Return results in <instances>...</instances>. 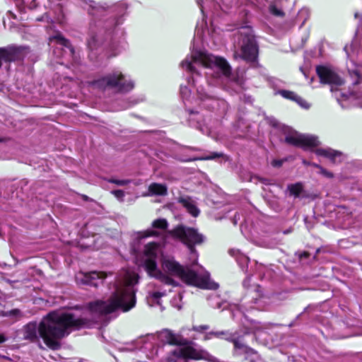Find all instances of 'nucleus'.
Returning <instances> with one entry per match:
<instances>
[{"mask_svg": "<svg viewBox=\"0 0 362 362\" xmlns=\"http://www.w3.org/2000/svg\"><path fill=\"white\" fill-rule=\"evenodd\" d=\"M209 305L214 308L224 309L227 305L226 302L222 301L220 296L216 294H212L208 298Z\"/></svg>", "mask_w": 362, "mask_h": 362, "instance_id": "a878e982", "label": "nucleus"}, {"mask_svg": "<svg viewBox=\"0 0 362 362\" xmlns=\"http://www.w3.org/2000/svg\"><path fill=\"white\" fill-rule=\"evenodd\" d=\"M37 21L47 23L46 29L48 31L54 30V34L50 35L49 37V45L52 47H55L53 51L54 54L57 57L66 58L69 60L71 59L73 64H78L80 63L78 52H76L70 42L64 38L61 33L54 30V23L49 15L45 13L40 18H38Z\"/></svg>", "mask_w": 362, "mask_h": 362, "instance_id": "39448f33", "label": "nucleus"}, {"mask_svg": "<svg viewBox=\"0 0 362 362\" xmlns=\"http://www.w3.org/2000/svg\"><path fill=\"white\" fill-rule=\"evenodd\" d=\"M304 16H305L306 17L304 18L302 24H303L305 23V21H306V19L308 18V16H309V11L307 8L301 9L298 13V18H300L301 17H303Z\"/></svg>", "mask_w": 362, "mask_h": 362, "instance_id": "e433bc0d", "label": "nucleus"}, {"mask_svg": "<svg viewBox=\"0 0 362 362\" xmlns=\"http://www.w3.org/2000/svg\"><path fill=\"white\" fill-rule=\"evenodd\" d=\"M161 251L160 244L156 242H150L144 245V255L146 259L144 262V267L150 276L158 279L160 282L173 286H176L178 284L170 277L163 274L158 268L156 258Z\"/></svg>", "mask_w": 362, "mask_h": 362, "instance_id": "0eeeda50", "label": "nucleus"}, {"mask_svg": "<svg viewBox=\"0 0 362 362\" xmlns=\"http://www.w3.org/2000/svg\"><path fill=\"white\" fill-rule=\"evenodd\" d=\"M188 112L189 124L191 127L199 129L203 134L211 136L212 130L211 129V127L208 126V124L205 122V119L203 118V115L197 111H194L191 110H188Z\"/></svg>", "mask_w": 362, "mask_h": 362, "instance_id": "dca6fc26", "label": "nucleus"}, {"mask_svg": "<svg viewBox=\"0 0 362 362\" xmlns=\"http://www.w3.org/2000/svg\"><path fill=\"white\" fill-rule=\"evenodd\" d=\"M279 93L282 97L295 101L300 107L305 109H308L310 107V105L303 98L298 95L294 92L281 90Z\"/></svg>", "mask_w": 362, "mask_h": 362, "instance_id": "412c9836", "label": "nucleus"}, {"mask_svg": "<svg viewBox=\"0 0 362 362\" xmlns=\"http://www.w3.org/2000/svg\"><path fill=\"white\" fill-rule=\"evenodd\" d=\"M90 84L98 89L115 90L120 93L129 92L134 86V82L118 69L105 74L100 78L90 82Z\"/></svg>", "mask_w": 362, "mask_h": 362, "instance_id": "423d86ee", "label": "nucleus"}, {"mask_svg": "<svg viewBox=\"0 0 362 362\" xmlns=\"http://www.w3.org/2000/svg\"><path fill=\"white\" fill-rule=\"evenodd\" d=\"M316 71L320 81L333 86H341L344 83L343 79L331 68L325 66H318Z\"/></svg>", "mask_w": 362, "mask_h": 362, "instance_id": "2eb2a0df", "label": "nucleus"}, {"mask_svg": "<svg viewBox=\"0 0 362 362\" xmlns=\"http://www.w3.org/2000/svg\"><path fill=\"white\" fill-rule=\"evenodd\" d=\"M107 276V274L103 272H81L76 275V281L79 285H87L97 287Z\"/></svg>", "mask_w": 362, "mask_h": 362, "instance_id": "4468645a", "label": "nucleus"}, {"mask_svg": "<svg viewBox=\"0 0 362 362\" xmlns=\"http://www.w3.org/2000/svg\"><path fill=\"white\" fill-rule=\"evenodd\" d=\"M139 102V100H134L133 101H130L127 105H126L124 108L126 109V108H129L131 106L138 103Z\"/></svg>", "mask_w": 362, "mask_h": 362, "instance_id": "37998d69", "label": "nucleus"}, {"mask_svg": "<svg viewBox=\"0 0 362 362\" xmlns=\"http://www.w3.org/2000/svg\"><path fill=\"white\" fill-rule=\"evenodd\" d=\"M110 182L119 186H124L128 184L129 182V180L112 179L110 180Z\"/></svg>", "mask_w": 362, "mask_h": 362, "instance_id": "4c0bfd02", "label": "nucleus"}, {"mask_svg": "<svg viewBox=\"0 0 362 362\" xmlns=\"http://www.w3.org/2000/svg\"><path fill=\"white\" fill-rule=\"evenodd\" d=\"M233 332L229 331H217L214 332V337L218 339H223L228 341L232 339Z\"/></svg>", "mask_w": 362, "mask_h": 362, "instance_id": "c756f323", "label": "nucleus"}, {"mask_svg": "<svg viewBox=\"0 0 362 362\" xmlns=\"http://www.w3.org/2000/svg\"><path fill=\"white\" fill-rule=\"evenodd\" d=\"M229 253L232 256L235 257L241 269L246 272L247 269H245V267H247L248 262H250L249 257L243 254L239 250L231 249L230 250Z\"/></svg>", "mask_w": 362, "mask_h": 362, "instance_id": "5701e85b", "label": "nucleus"}, {"mask_svg": "<svg viewBox=\"0 0 362 362\" xmlns=\"http://www.w3.org/2000/svg\"><path fill=\"white\" fill-rule=\"evenodd\" d=\"M180 66L192 75L187 80L188 85L196 86L203 70L206 71L204 74L208 86H221L229 89L228 83L233 81L230 66L224 58L198 50L194 47L190 55L181 62Z\"/></svg>", "mask_w": 362, "mask_h": 362, "instance_id": "7ed1b4c3", "label": "nucleus"}, {"mask_svg": "<svg viewBox=\"0 0 362 362\" xmlns=\"http://www.w3.org/2000/svg\"><path fill=\"white\" fill-rule=\"evenodd\" d=\"M284 234H286V233H288V231H287V230H286V231H284Z\"/></svg>", "mask_w": 362, "mask_h": 362, "instance_id": "603ef678", "label": "nucleus"}, {"mask_svg": "<svg viewBox=\"0 0 362 362\" xmlns=\"http://www.w3.org/2000/svg\"><path fill=\"white\" fill-rule=\"evenodd\" d=\"M308 256H309V253H308V252H303L300 253V255H299V258H300V259H303V258H306V257H308Z\"/></svg>", "mask_w": 362, "mask_h": 362, "instance_id": "49530a36", "label": "nucleus"}, {"mask_svg": "<svg viewBox=\"0 0 362 362\" xmlns=\"http://www.w3.org/2000/svg\"><path fill=\"white\" fill-rule=\"evenodd\" d=\"M354 16L356 18H358V16H359V13L358 12H356L355 14H354Z\"/></svg>", "mask_w": 362, "mask_h": 362, "instance_id": "8fccbe9b", "label": "nucleus"}, {"mask_svg": "<svg viewBox=\"0 0 362 362\" xmlns=\"http://www.w3.org/2000/svg\"><path fill=\"white\" fill-rule=\"evenodd\" d=\"M197 93L200 105L204 108L214 112L218 117H222L226 114L228 105L225 100L216 96L202 86L197 87Z\"/></svg>", "mask_w": 362, "mask_h": 362, "instance_id": "9d476101", "label": "nucleus"}, {"mask_svg": "<svg viewBox=\"0 0 362 362\" xmlns=\"http://www.w3.org/2000/svg\"><path fill=\"white\" fill-rule=\"evenodd\" d=\"M288 189L291 195H293L295 197H298L303 190V186L302 183L297 182L289 185L288 186Z\"/></svg>", "mask_w": 362, "mask_h": 362, "instance_id": "bb28decb", "label": "nucleus"}, {"mask_svg": "<svg viewBox=\"0 0 362 362\" xmlns=\"http://www.w3.org/2000/svg\"><path fill=\"white\" fill-rule=\"evenodd\" d=\"M209 327L208 325H199V326H194L192 329L196 332H202L204 330L209 329Z\"/></svg>", "mask_w": 362, "mask_h": 362, "instance_id": "58836bf2", "label": "nucleus"}, {"mask_svg": "<svg viewBox=\"0 0 362 362\" xmlns=\"http://www.w3.org/2000/svg\"><path fill=\"white\" fill-rule=\"evenodd\" d=\"M269 11L272 15L275 16L282 17L284 16V13L281 7L279 6L277 1H274L270 4L269 6Z\"/></svg>", "mask_w": 362, "mask_h": 362, "instance_id": "cd10ccee", "label": "nucleus"}, {"mask_svg": "<svg viewBox=\"0 0 362 362\" xmlns=\"http://www.w3.org/2000/svg\"><path fill=\"white\" fill-rule=\"evenodd\" d=\"M244 29L245 31L244 33L241 32V35H245L241 47V57L247 62H253L257 58V45L250 30L248 28Z\"/></svg>", "mask_w": 362, "mask_h": 362, "instance_id": "f8f14e48", "label": "nucleus"}, {"mask_svg": "<svg viewBox=\"0 0 362 362\" xmlns=\"http://www.w3.org/2000/svg\"><path fill=\"white\" fill-rule=\"evenodd\" d=\"M250 276H247L243 281V286L247 288L245 295L242 298L240 305H234L232 308L233 315L235 316V308L243 313L252 309L262 310L265 306V297L261 293L260 287L257 285L250 286Z\"/></svg>", "mask_w": 362, "mask_h": 362, "instance_id": "6e6552de", "label": "nucleus"}, {"mask_svg": "<svg viewBox=\"0 0 362 362\" xmlns=\"http://www.w3.org/2000/svg\"><path fill=\"white\" fill-rule=\"evenodd\" d=\"M2 316L4 317H19L21 316V312L19 309H13L8 311H4L2 313Z\"/></svg>", "mask_w": 362, "mask_h": 362, "instance_id": "f704fd0d", "label": "nucleus"}, {"mask_svg": "<svg viewBox=\"0 0 362 362\" xmlns=\"http://www.w3.org/2000/svg\"><path fill=\"white\" fill-rule=\"evenodd\" d=\"M204 24H206V23H204V21H202L201 23H197L196 28H195V35H194V42L196 40V38L202 40V38L204 35V33H205V29L204 28Z\"/></svg>", "mask_w": 362, "mask_h": 362, "instance_id": "7c9ffc66", "label": "nucleus"}, {"mask_svg": "<svg viewBox=\"0 0 362 362\" xmlns=\"http://www.w3.org/2000/svg\"><path fill=\"white\" fill-rule=\"evenodd\" d=\"M174 358L199 360L202 358V356L190 346H178L172 351V356L169 358V360L173 361Z\"/></svg>", "mask_w": 362, "mask_h": 362, "instance_id": "f3484780", "label": "nucleus"}, {"mask_svg": "<svg viewBox=\"0 0 362 362\" xmlns=\"http://www.w3.org/2000/svg\"><path fill=\"white\" fill-rule=\"evenodd\" d=\"M283 163H284L283 160H274L272 162V165L275 168H279L282 165Z\"/></svg>", "mask_w": 362, "mask_h": 362, "instance_id": "ea45409f", "label": "nucleus"}, {"mask_svg": "<svg viewBox=\"0 0 362 362\" xmlns=\"http://www.w3.org/2000/svg\"><path fill=\"white\" fill-rule=\"evenodd\" d=\"M37 6V4L35 2V0H33V2L30 4V5L29 6V7L30 8H34Z\"/></svg>", "mask_w": 362, "mask_h": 362, "instance_id": "de8ad7c7", "label": "nucleus"}, {"mask_svg": "<svg viewBox=\"0 0 362 362\" xmlns=\"http://www.w3.org/2000/svg\"><path fill=\"white\" fill-rule=\"evenodd\" d=\"M314 152L318 156L328 158L333 163H340L344 158L341 152L328 147L316 148Z\"/></svg>", "mask_w": 362, "mask_h": 362, "instance_id": "6ab92c4d", "label": "nucleus"}, {"mask_svg": "<svg viewBox=\"0 0 362 362\" xmlns=\"http://www.w3.org/2000/svg\"><path fill=\"white\" fill-rule=\"evenodd\" d=\"M302 163H303V164L304 165H306V166L310 165V166H313V164H315V163H312V162L308 161L305 159H303Z\"/></svg>", "mask_w": 362, "mask_h": 362, "instance_id": "a18cd8bd", "label": "nucleus"}, {"mask_svg": "<svg viewBox=\"0 0 362 362\" xmlns=\"http://www.w3.org/2000/svg\"><path fill=\"white\" fill-rule=\"evenodd\" d=\"M167 194V187L163 184L152 183L148 187L149 195L163 196Z\"/></svg>", "mask_w": 362, "mask_h": 362, "instance_id": "b1692460", "label": "nucleus"}, {"mask_svg": "<svg viewBox=\"0 0 362 362\" xmlns=\"http://www.w3.org/2000/svg\"><path fill=\"white\" fill-rule=\"evenodd\" d=\"M197 2L200 7V10L203 14V17L204 18V16H205L204 9L205 8H204V1H203V0H197Z\"/></svg>", "mask_w": 362, "mask_h": 362, "instance_id": "a19ab883", "label": "nucleus"}, {"mask_svg": "<svg viewBox=\"0 0 362 362\" xmlns=\"http://www.w3.org/2000/svg\"><path fill=\"white\" fill-rule=\"evenodd\" d=\"M160 336L162 339L167 343L173 345H184L187 343V340L180 335L175 334L170 330H163Z\"/></svg>", "mask_w": 362, "mask_h": 362, "instance_id": "aec40b11", "label": "nucleus"}, {"mask_svg": "<svg viewBox=\"0 0 362 362\" xmlns=\"http://www.w3.org/2000/svg\"><path fill=\"white\" fill-rule=\"evenodd\" d=\"M313 165L314 168H316L319 170V172H318L319 174L323 175L324 177H325L327 178L334 177V174L332 172L328 171L327 170H326L325 168H323L320 165H319V164H313Z\"/></svg>", "mask_w": 362, "mask_h": 362, "instance_id": "473e14b6", "label": "nucleus"}, {"mask_svg": "<svg viewBox=\"0 0 362 362\" xmlns=\"http://www.w3.org/2000/svg\"><path fill=\"white\" fill-rule=\"evenodd\" d=\"M166 295L165 291H154L149 293L147 297V301L150 306H153L154 304L160 305V299L161 297Z\"/></svg>", "mask_w": 362, "mask_h": 362, "instance_id": "393cba45", "label": "nucleus"}, {"mask_svg": "<svg viewBox=\"0 0 362 362\" xmlns=\"http://www.w3.org/2000/svg\"><path fill=\"white\" fill-rule=\"evenodd\" d=\"M90 16L87 47L91 58L105 50L107 57L118 55L126 49L124 31L119 27L124 21L127 6L124 2L112 5L83 0Z\"/></svg>", "mask_w": 362, "mask_h": 362, "instance_id": "f03ea898", "label": "nucleus"}, {"mask_svg": "<svg viewBox=\"0 0 362 362\" xmlns=\"http://www.w3.org/2000/svg\"><path fill=\"white\" fill-rule=\"evenodd\" d=\"M112 193L115 196V197L119 200V201H122L123 200V197L124 196V193L122 190L121 189H117V190H114L112 192Z\"/></svg>", "mask_w": 362, "mask_h": 362, "instance_id": "c9c22d12", "label": "nucleus"}, {"mask_svg": "<svg viewBox=\"0 0 362 362\" xmlns=\"http://www.w3.org/2000/svg\"><path fill=\"white\" fill-rule=\"evenodd\" d=\"M219 158H224L225 160H226L228 159V158L226 157V155H224L222 153H217V152L210 153L209 155H208L205 157H203V158H200L199 159V160H214V159Z\"/></svg>", "mask_w": 362, "mask_h": 362, "instance_id": "72a5a7b5", "label": "nucleus"}, {"mask_svg": "<svg viewBox=\"0 0 362 362\" xmlns=\"http://www.w3.org/2000/svg\"><path fill=\"white\" fill-rule=\"evenodd\" d=\"M240 220V215L238 213H236L232 219V222L234 225H237L238 221Z\"/></svg>", "mask_w": 362, "mask_h": 362, "instance_id": "79ce46f5", "label": "nucleus"}, {"mask_svg": "<svg viewBox=\"0 0 362 362\" xmlns=\"http://www.w3.org/2000/svg\"><path fill=\"white\" fill-rule=\"evenodd\" d=\"M180 96L184 103L189 101L191 95V90L187 86H180Z\"/></svg>", "mask_w": 362, "mask_h": 362, "instance_id": "2f4dec72", "label": "nucleus"}, {"mask_svg": "<svg viewBox=\"0 0 362 362\" xmlns=\"http://www.w3.org/2000/svg\"><path fill=\"white\" fill-rule=\"evenodd\" d=\"M139 276L133 270H122L113 284L110 283L111 294L106 300H97L88 304L81 315L78 310L52 311L39 325L28 323L24 329V338L31 341L38 340V335L52 350L61 347L60 340L72 329L88 326L97 317L105 316L118 311L128 312L136 305V290Z\"/></svg>", "mask_w": 362, "mask_h": 362, "instance_id": "f257e3e1", "label": "nucleus"}, {"mask_svg": "<svg viewBox=\"0 0 362 362\" xmlns=\"http://www.w3.org/2000/svg\"><path fill=\"white\" fill-rule=\"evenodd\" d=\"M179 202L187 209V211L196 217L199 214V210L197 207L194 202L189 197H182L180 199Z\"/></svg>", "mask_w": 362, "mask_h": 362, "instance_id": "4be33fe9", "label": "nucleus"}, {"mask_svg": "<svg viewBox=\"0 0 362 362\" xmlns=\"http://www.w3.org/2000/svg\"><path fill=\"white\" fill-rule=\"evenodd\" d=\"M234 345V350L237 354L252 355L256 354L255 351L249 347L243 339V336L240 335L238 332H233L232 339L230 340Z\"/></svg>", "mask_w": 362, "mask_h": 362, "instance_id": "a211bd4d", "label": "nucleus"}, {"mask_svg": "<svg viewBox=\"0 0 362 362\" xmlns=\"http://www.w3.org/2000/svg\"><path fill=\"white\" fill-rule=\"evenodd\" d=\"M259 245L264 247L273 248L279 245V240L276 238H266L262 240Z\"/></svg>", "mask_w": 362, "mask_h": 362, "instance_id": "c85d7f7f", "label": "nucleus"}, {"mask_svg": "<svg viewBox=\"0 0 362 362\" xmlns=\"http://www.w3.org/2000/svg\"><path fill=\"white\" fill-rule=\"evenodd\" d=\"M214 332H208L207 334H206V335L204 336V339L205 340H209V339H211L212 337H214Z\"/></svg>", "mask_w": 362, "mask_h": 362, "instance_id": "c03bdc74", "label": "nucleus"}, {"mask_svg": "<svg viewBox=\"0 0 362 362\" xmlns=\"http://www.w3.org/2000/svg\"><path fill=\"white\" fill-rule=\"evenodd\" d=\"M169 233L175 238L179 239L184 243L189 251V259L197 263L198 253L194 248L195 245H199L204 241V236L199 233L197 229L185 226H178Z\"/></svg>", "mask_w": 362, "mask_h": 362, "instance_id": "1a4fd4ad", "label": "nucleus"}, {"mask_svg": "<svg viewBox=\"0 0 362 362\" xmlns=\"http://www.w3.org/2000/svg\"><path fill=\"white\" fill-rule=\"evenodd\" d=\"M151 226L152 228L151 229L139 231L134 233L132 246V251L134 254H136L140 250V245L143 244L145 238L152 236H158L160 233L157 230H160L161 232L165 231L168 226V223L165 218H158L152 222Z\"/></svg>", "mask_w": 362, "mask_h": 362, "instance_id": "9b49d317", "label": "nucleus"}, {"mask_svg": "<svg viewBox=\"0 0 362 362\" xmlns=\"http://www.w3.org/2000/svg\"><path fill=\"white\" fill-rule=\"evenodd\" d=\"M6 338L3 334H0V344L6 341Z\"/></svg>", "mask_w": 362, "mask_h": 362, "instance_id": "09e8293b", "label": "nucleus"}, {"mask_svg": "<svg viewBox=\"0 0 362 362\" xmlns=\"http://www.w3.org/2000/svg\"><path fill=\"white\" fill-rule=\"evenodd\" d=\"M2 141V139H0V141Z\"/></svg>", "mask_w": 362, "mask_h": 362, "instance_id": "864d4df0", "label": "nucleus"}, {"mask_svg": "<svg viewBox=\"0 0 362 362\" xmlns=\"http://www.w3.org/2000/svg\"><path fill=\"white\" fill-rule=\"evenodd\" d=\"M285 141L291 145L307 148L317 146L320 144L318 138L311 134H302L294 131H288Z\"/></svg>", "mask_w": 362, "mask_h": 362, "instance_id": "ddd939ff", "label": "nucleus"}, {"mask_svg": "<svg viewBox=\"0 0 362 362\" xmlns=\"http://www.w3.org/2000/svg\"><path fill=\"white\" fill-rule=\"evenodd\" d=\"M197 160V158H193V159H186V160H184V161H191V160Z\"/></svg>", "mask_w": 362, "mask_h": 362, "instance_id": "3c124183", "label": "nucleus"}, {"mask_svg": "<svg viewBox=\"0 0 362 362\" xmlns=\"http://www.w3.org/2000/svg\"><path fill=\"white\" fill-rule=\"evenodd\" d=\"M191 261L190 265L182 266L172 257H163L161 267L164 274L170 277H178L187 285L202 289L216 290L218 284L212 281L207 272H203L202 267ZM163 274V272H161Z\"/></svg>", "mask_w": 362, "mask_h": 362, "instance_id": "20e7f679", "label": "nucleus"}]
</instances>
